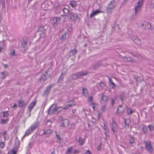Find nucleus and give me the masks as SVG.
<instances>
[{
    "instance_id": "f257e3e1",
    "label": "nucleus",
    "mask_w": 154,
    "mask_h": 154,
    "mask_svg": "<svg viewBox=\"0 0 154 154\" xmlns=\"http://www.w3.org/2000/svg\"><path fill=\"white\" fill-rule=\"evenodd\" d=\"M72 105V104H68L67 106L63 108L61 107H57L56 104H53L48 109V114H51L52 113H57L60 112L63 109H66L68 107L71 106Z\"/></svg>"
},
{
    "instance_id": "f03ea898",
    "label": "nucleus",
    "mask_w": 154,
    "mask_h": 154,
    "mask_svg": "<svg viewBox=\"0 0 154 154\" xmlns=\"http://www.w3.org/2000/svg\"><path fill=\"white\" fill-rule=\"evenodd\" d=\"M143 1H138V2L135 5L134 8V13L132 15V18H135L140 12Z\"/></svg>"
},
{
    "instance_id": "7ed1b4c3",
    "label": "nucleus",
    "mask_w": 154,
    "mask_h": 154,
    "mask_svg": "<svg viewBox=\"0 0 154 154\" xmlns=\"http://www.w3.org/2000/svg\"><path fill=\"white\" fill-rule=\"evenodd\" d=\"M38 123L32 124L26 131L25 135L28 136L33 131L35 130L38 126Z\"/></svg>"
},
{
    "instance_id": "20e7f679",
    "label": "nucleus",
    "mask_w": 154,
    "mask_h": 154,
    "mask_svg": "<svg viewBox=\"0 0 154 154\" xmlns=\"http://www.w3.org/2000/svg\"><path fill=\"white\" fill-rule=\"evenodd\" d=\"M86 74V72H80L75 74H73L72 75V78L73 79H75L80 76L84 75Z\"/></svg>"
},
{
    "instance_id": "39448f33",
    "label": "nucleus",
    "mask_w": 154,
    "mask_h": 154,
    "mask_svg": "<svg viewBox=\"0 0 154 154\" xmlns=\"http://www.w3.org/2000/svg\"><path fill=\"white\" fill-rule=\"evenodd\" d=\"M142 27L143 29H149L151 28V25L149 23L144 21L141 24Z\"/></svg>"
},
{
    "instance_id": "423d86ee",
    "label": "nucleus",
    "mask_w": 154,
    "mask_h": 154,
    "mask_svg": "<svg viewBox=\"0 0 154 154\" xmlns=\"http://www.w3.org/2000/svg\"><path fill=\"white\" fill-rule=\"evenodd\" d=\"M146 147L147 150L150 153L152 152V148L151 146L150 143L149 142H145Z\"/></svg>"
},
{
    "instance_id": "0eeeda50",
    "label": "nucleus",
    "mask_w": 154,
    "mask_h": 154,
    "mask_svg": "<svg viewBox=\"0 0 154 154\" xmlns=\"http://www.w3.org/2000/svg\"><path fill=\"white\" fill-rule=\"evenodd\" d=\"M130 36L133 40L134 42L137 45H139L141 44L140 40L136 36L133 35L132 36L131 35H130Z\"/></svg>"
},
{
    "instance_id": "6e6552de",
    "label": "nucleus",
    "mask_w": 154,
    "mask_h": 154,
    "mask_svg": "<svg viewBox=\"0 0 154 154\" xmlns=\"http://www.w3.org/2000/svg\"><path fill=\"white\" fill-rule=\"evenodd\" d=\"M62 17H63L61 18L57 17H54L53 18L51 19L53 24L54 25L55 24H57L60 22Z\"/></svg>"
},
{
    "instance_id": "1a4fd4ad",
    "label": "nucleus",
    "mask_w": 154,
    "mask_h": 154,
    "mask_svg": "<svg viewBox=\"0 0 154 154\" xmlns=\"http://www.w3.org/2000/svg\"><path fill=\"white\" fill-rule=\"evenodd\" d=\"M51 87H52L51 85H50L44 91V92L43 94V96H46L48 95V94L49 93V91L51 90Z\"/></svg>"
},
{
    "instance_id": "9d476101",
    "label": "nucleus",
    "mask_w": 154,
    "mask_h": 154,
    "mask_svg": "<svg viewBox=\"0 0 154 154\" xmlns=\"http://www.w3.org/2000/svg\"><path fill=\"white\" fill-rule=\"evenodd\" d=\"M36 104V101H33L29 105L28 107V110L30 112L33 109V107Z\"/></svg>"
},
{
    "instance_id": "9b49d317",
    "label": "nucleus",
    "mask_w": 154,
    "mask_h": 154,
    "mask_svg": "<svg viewBox=\"0 0 154 154\" xmlns=\"http://www.w3.org/2000/svg\"><path fill=\"white\" fill-rule=\"evenodd\" d=\"M101 12V11L99 10H97L94 11H93L90 15V17H92L95 15L100 13Z\"/></svg>"
},
{
    "instance_id": "f8f14e48",
    "label": "nucleus",
    "mask_w": 154,
    "mask_h": 154,
    "mask_svg": "<svg viewBox=\"0 0 154 154\" xmlns=\"http://www.w3.org/2000/svg\"><path fill=\"white\" fill-rule=\"evenodd\" d=\"M68 16L73 20H75L77 17V15L73 13H70Z\"/></svg>"
},
{
    "instance_id": "ddd939ff",
    "label": "nucleus",
    "mask_w": 154,
    "mask_h": 154,
    "mask_svg": "<svg viewBox=\"0 0 154 154\" xmlns=\"http://www.w3.org/2000/svg\"><path fill=\"white\" fill-rule=\"evenodd\" d=\"M100 95L101 97V103L105 102L107 100L108 98L107 96L103 95V94H100Z\"/></svg>"
},
{
    "instance_id": "4468645a",
    "label": "nucleus",
    "mask_w": 154,
    "mask_h": 154,
    "mask_svg": "<svg viewBox=\"0 0 154 154\" xmlns=\"http://www.w3.org/2000/svg\"><path fill=\"white\" fill-rule=\"evenodd\" d=\"M27 41H25L24 40L21 43L22 46L24 49V50H25L27 48Z\"/></svg>"
},
{
    "instance_id": "2eb2a0df",
    "label": "nucleus",
    "mask_w": 154,
    "mask_h": 154,
    "mask_svg": "<svg viewBox=\"0 0 154 154\" xmlns=\"http://www.w3.org/2000/svg\"><path fill=\"white\" fill-rule=\"evenodd\" d=\"M115 3V1H112L110 2V3L108 5V6L110 7L111 8L113 9L115 6L114 5Z\"/></svg>"
},
{
    "instance_id": "dca6fc26",
    "label": "nucleus",
    "mask_w": 154,
    "mask_h": 154,
    "mask_svg": "<svg viewBox=\"0 0 154 154\" xmlns=\"http://www.w3.org/2000/svg\"><path fill=\"white\" fill-rule=\"evenodd\" d=\"M63 11L65 16H68L69 15V14H70L69 12V10L67 8H64Z\"/></svg>"
},
{
    "instance_id": "f3484780",
    "label": "nucleus",
    "mask_w": 154,
    "mask_h": 154,
    "mask_svg": "<svg viewBox=\"0 0 154 154\" xmlns=\"http://www.w3.org/2000/svg\"><path fill=\"white\" fill-rule=\"evenodd\" d=\"M111 125H112V131L113 132H115L114 129L116 127V124L115 122H114V121H113Z\"/></svg>"
},
{
    "instance_id": "a211bd4d",
    "label": "nucleus",
    "mask_w": 154,
    "mask_h": 154,
    "mask_svg": "<svg viewBox=\"0 0 154 154\" xmlns=\"http://www.w3.org/2000/svg\"><path fill=\"white\" fill-rule=\"evenodd\" d=\"M18 104L19 106L20 107H22L26 105L23 101L20 100L19 101Z\"/></svg>"
},
{
    "instance_id": "6ab92c4d",
    "label": "nucleus",
    "mask_w": 154,
    "mask_h": 154,
    "mask_svg": "<svg viewBox=\"0 0 154 154\" xmlns=\"http://www.w3.org/2000/svg\"><path fill=\"white\" fill-rule=\"evenodd\" d=\"M70 4L72 7H75L76 5V2L75 1H71Z\"/></svg>"
},
{
    "instance_id": "aec40b11",
    "label": "nucleus",
    "mask_w": 154,
    "mask_h": 154,
    "mask_svg": "<svg viewBox=\"0 0 154 154\" xmlns=\"http://www.w3.org/2000/svg\"><path fill=\"white\" fill-rule=\"evenodd\" d=\"M79 142L80 145H82L84 144L85 142V140L84 139H82L79 138Z\"/></svg>"
},
{
    "instance_id": "412c9836",
    "label": "nucleus",
    "mask_w": 154,
    "mask_h": 154,
    "mask_svg": "<svg viewBox=\"0 0 154 154\" xmlns=\"http://www.w3.org/2000/svg\"><path fill=\"white\" fill-rule=\"evenodd\" d=\"M7 75V72H2L1 73V79L4 78L6 75Z\"/></svg>"
},
{
    "instance_id": "4be33fe9",
    "label": "nucleus",
    "mask_w": 154,
    "mask_h": 154,
    "mask_svg": "<svg viewBox=\"0 0 154 154\" xmlns=\"http://www.w3.org/2000/svg\"><path fill=\"white\" fill-rule=\"evenodd\" d=\"M3 135L4 139L5 140H6L8 138V136L6 131H5L3 132Z\"/></svg>"
},
{
    "instance_id": "5701e85b",
    "label": "nucleus",
    "mask_w": 154,
    "mask_h": 154,
    "mask_svg": "<svg viewBox=\"0 0 154 154\" xmlns=\"http://www.w3.org/2000/svg\"><path fill=\"white\" fill-rule=\"evenodd\" d=\"M66 28L68 32H70L72 30V26L70 25H69L66 26Z\"/></svg>"
},
{
    "instance_id": "b1692460",
    "label": "nucleus",
    "mask_w": 154,
    "mask_h": 154,
    "mask_svg": "<svg viewBox=\"0 0 154 154\" xmlns=\"http://www.w3.org/2000/svg\"><path fill=\"white\" fill-rule=\"evenodd\" d=\"M112 10L113 9L111 8L110 7H109L108 6L106 9V11L108 13H111L112 12Z\"/></svg>"
},
{
    "instance_id": "393cba45",
    "label": "nucleus",
    "mask_w": 154,
    "mask_h": 154,
    "mask_svg": "<svg viewBox=\"0 0 154 154\" xmlns=\"http://www.w3.org/2000/svg\"><path fill=\"white\" fill-rule=\"evenodd\" d=\"M65 123H66V124H68L69 123L67 119H65L63 120V122L61 124V126L64 127Z\"/></svg>"
},
{
    "instance_id": "a878e982",
    "label": "nucleus",
    "mask_w": 154,
    "mask_h": 154,
    "mask_svg": "<svg viewBox=\"0 0 154 154\" xmlns=\"http://www.w3.org/2000/svg\"><path fill=\"white\" fill-rule=\"evenodd\" d=\"M82 91L83 94L85 96L87 95V89L85 88H82Z\"/></svg>"
},
{
    "instance_id": "bb28decb",
    "label": "nucleus",
    "mask_w": 154,
    "mask_h": 154,
    "mask_svg": "<svg viewBox=\"0 0 154 154\" xmlns=\"http://www.w3.org/2000/svg\"><path fill=\"white\" fill-rule=\"evenodd\" d=\"M109 82L110 84L112 85V88H113L115 86V85L114 83L112 82L111 79L109 77H108Z\"/></svg>"
},
{
    "instance_id": "cd10ccee",
    "label": "nucleus",
    "mask_w": 154,
    "mask_h": 154,
    "mask_svg": "<svg viewBox=\"0 0 154 154\" xmlns=\"http://www.w3.org/2000/svg\"><path fill=\"white\" fill-rule=\"evenodd\" d=\"M72 149V147L69 148L66 151V154H70L71 153Z\"/></svg>"
},
{
    "instance_id": "c85d7f7f",
    "label": "nucleus",
    "mask_w": 154,
    "mask_h": 154,
    "mask_svg": "<svg viewBox=\"0 0 154 154\" xmlns=\"http://www.w3.org/2000/svg\"><path fill=\"white\" fill-rule=\"evenodd\" d=\"M124 60L127 61H131V59L130 57H125Z\"/></svg>"
},
{
    "instance_id": "c756f323",
    "label": "nucleus",
    "mask_w": 154,
    "mask_h": 154,
    "mask_svg": "<svg viewBox=\"0 0 154 154\" xmlns=\"http://www.w3.org/2000/svg\"><path fill=\"white\" fill-rule=\"evenodd\" d=\"M77 52V51L75 49H74L70 51V53L72 55H73L75 54Z\"/></svg>"
},
{
    "instance_id": "7c9ffc66",
    "label": "nucleus",
    "mask_w": 154,
    "mask_h": 154,
    "mask_svg": "<svg viewBox=\"0 0 154 154\" xmlns=\"http://www.w3.org/2000/svg\"><path fill=\"white\" fill-rule=\"evenodd\" d=\"M16 153V151L14 150H12L8 153V154H15Z\"/></svg>"
},
{
    "instance_id": "2f4dec72",
    "label": "nucleus",
    "mask_w": 154,
    "mask_h": 154,
    "mask_svg": "<svg viewBox=\"0 0 154 154\" xmlns=\"http://www.w3.org/2000/svg\"><path fill=\"white\" fill-rule=\"evenodd\" d=\"M44 29V28L43 26H40L38 28V31H43Z\"/></svg>"
},
{
    "instance_id": "473e14b6",
    "label": "nucleus",
    "mask_w": 154,
    "mask_h": 154,
    "mask_svg": "<svg viewBox=\"0 0 154 154\" xmlns=\"http://www.w3.org/2000/svg\"><path fill=\"white\" fill-rule=\"evenodd\" d=\"M41 79L43 80H45L46 79V76L45 74H43L41 78Z\"/></svg>"
},
{
    "instance_id": "72a5a7b5",
    "label": "nucleus",
    "mask_w": 154,
    "mask_h": 154,
    "mask_svg": "<svg viewBox=\"0 0 154 154\" xmlns=\"http://www.w3.org/2000/svg\"><path fill=\"white\" fill-rule=\"evenodd\" d=\"M8 114L7 112H5L3 113V116L4 117H7L8 116Z\"/></svg>"
},
{
    "instance_id": "f704fd0d",
    "label": "nucleus",
    "mask_w": 154,
    "mask_h": 154,
    "mask_svg": "<svg viewBox=\"0 0 154 154\" xmlns=\"http://www.w3.org/2000/svg\"><path fill=\"white\" fill-rule=\"evenodd\" d=\"M112 28L114 29L115 30L119 29V26L118 25H116L114 27H112Z\"/></svg>"
},
{
    "instance_id": "c9c22d12",
    "label": "nucleus",
    "mask_w": 154,
    "mask_h": 154,
    "mask_svg": "<svg viewBox=\"0 0 154 154\" xmlns=\"http://www.w3.org/2000/svg\"><path fill=\"white\" fill-rule=\"evenodd\" d=\"M92 107L93 109L94 110H95L96 106L97 105V104L95 103H92Z\"/></svg>"
},
{
    "instance_id": "e433bc0d",
    "label": "nucleus",
    "mask_w": 154,
    "mask_h": 154,
    "mask_svg": "<svg viewBox=\"0 0 154 154\" xmlns=\"http://www.w3.org/2000/svg\"><path fill=\"white\" fill-rule=\"evenodd\" d=\"M148 127L150 131H152V130L154 129L152 125H148Z\"/></svg>"
},
{
    "instance_id": "4c0bfd02",
    "label": "nucleus",
    "mask_w": 154,
    "mask_h": 154,
    "mask_svg": "<svg viewBox=\"0 0 154 154\" xmlns=\"http://www.w3.org/2000/svg\"><path fill=\"white\" fill-rule=\"evenodd\" d=\"M7 121H8L7 119H5V120L2 119L1 120V122L3 124H4Z\"/></svg>"
},
{
    "instance_id": "58836bf2",
    "label": "nucleus",
    "mask_w": 154,
    "mask_h": 154,
    "mask_svg": "<svg viewBox=\"0 0 154 154\" xmlns=\"http://www.w3.org/2000/svg\"><path fill=\"white\" fill-rule=\"evenodd\" d=\"M134 138L133 137H131L129 140V142L131 144L134 142Z\"/></svg>"
},
{
    "instance_id": "ea45409f",
    "label": "nucleus",
    "mask_w": 154,
    "mask_h": 154,
    "mask_svg": "<svg viewBox=\"0 0 154 154\" xmlns=\"http://www.w3.org/2000/svg\"><path fill=\"white\" fill-rule=\"evenodd\" d=\"M106 107L105 105H104L102 106L101 109V110L102 112L104 111L106 109Z\"/></svg>"
},
{
    "instance_id": "a19ab883",
    "label": "nucleus",
    "mask_w": 154,
    "mask_h": 154,
    "mask_svg": "<svg viewBox=\"0 0 154 154\" xmlns=\"http://www.w3.org/2000/svg\"><path fill=\"white\" fill-rule=\"evenodd\" d=\"M1 2H0L2 3V8H4L5 7V3L4 1H1Z\"/></svg>"
},
{
    "instance_id": "79ce46f5",
    "label": "nucleus",
    "mask_w": 154,
    "mask_h": 154,
    "mask_svg": "<svg viewBox=\"0 0 154 154\" xmlns=\"http://www.w3.org/2000/svg\"><path fill=\"white\" fill-rule=\"evenodd\" d=\"M63 73H62L61 76H60V78L59 79L58 81H60L62 80V79H63Z\"/></svg>"
},
{
    "instance_id": "37998d69",
    "label": "nucleus",
    "mask_w": 154,
    "mask_h": 154,
    "mask_svg": "<svg viewBox=\"0 0 154 154\" xmlns=\"http://www.w3.org/2000/svg\"><path fill=\"white\" fill-rule=\"evenodd\" d=\"M92 100H93V97L92 96H90L89 97L88 101L89 102H91Z\"/></svg>"
},
{
    "instance_id": "c03bdc74",
    "label": "nucleus",
    "mask_w": 154,
    "mask_h": 154,
    "mask_svg": "<svg viewBox=\"0 0 154 154\" xmlns=\"http://www.w3.org/2000/svg\"><path fill=\"white\" fill-rule=\"evenodd\" d=\"M15 55V51H13L11 52L10 54V55L11 56H14Z\"/></svg>"
},
{
    "instance_id": "a18cd8bd",
    "label": "nucleus",
    "mask_w": 154,
    "mask_h": 154,
    "mask_svg": "<svg viewBox=\"0 0 154 154\" xmlns=\"http://www.w3.org/2000/svg\"><path fill=\"white\" fill-rule=\"evenodd\" d=\"M4 143L2 142H0V147L3 148L4 146Z\"/></svg>"
},
{
    "instance_id": "49530a36",
    "label": "nucleus",
    "mask_w": 154,
    "mask_h": 154,
    "mask_svg": "<svg viewBox=\"0 0 154 154\" xmlns=\"http://www.w3.org/2000/svg\"><path fill=\"white\" fill-rule=\"evenodd\" d=\"M56 136L57 138L60 141L61 140V138L59 135H57L56 133Z\"/></svg>"
},
{
    "instance_id": "de8ad7c7",
    "label": "nucleus",
    "mask_w": 154,
    "mask_h": 154,
    "mask_svg": "<svg viewBox=\"0 0 154 154\" xmlns=\"http://www.w3.org/2000/svg\"><path fill=\"white\" fill-rule=\"evenodd\" d=\"M51 131L50 130H48L47 131H44V134H47L48 133H51Z\"/></svg>"
},
{
    "instance_id": "09e8293b",
    "label": "nucleus",
    "mask_w": 154,
    "mask_h": 154,
    "mask_svg": "<svg viewBox=\"0 0 154 154\" xmlns=\"http://www.w3.org/2000/svg\"><path fill=\"white\" fill-rule=\"evenodd\" d=\"M146 128H145V127H143V130L144 133H146Z\"/></svg>"
},
{
    "instance_id": "8fccbe9b",
    "label": "nucleus",
    "mask_w": 154,
    "mask_h": 154,
    "mask_svg": "<svg viewBox=\"0 0 154 154\" xmlns=\"http://www.w3.org/2000/svg\"><path fill=\"white\" fill-rule=\"evenodd\" d=\"M132 111L131 110L129 111V110H127V113L128 114H131L132 113Z\"/></svg>"
},
{
    "instance_id": "3c124183",
    "label": "nucleus",
    "mask_w": 154,
    "mask_h": 154,
    "mask_svg": "<svg viewBox=\"0 0 154 154\" xmlns=\"http://www.w3.org/2000/svg\"><path fill=\"white\" fill-rule=\"evenodd\" d=\"M115 100V99H112V100L111 103V104L112 105H113L114 104Z\"/></svg>"
},
{
    "instance_id": "603ef678",
    "label": "nucleus",
    "mask_w": 154,
    "mask_h": 154,
    "mask_svg": "<svg viewBox=\"0 0 154 154\" xmlns=\"http://www.w3.org/2000/svg\"><path fill=\"white\" fill-rule=\"evenodd\" d=\"M79 152V151L77 150H74L73 152V153L74 154H75L76 153H77Z\"/></svg>"
},
{
    "instance_id": "864d4df0",
    "label": "nucleus",
    "mask_w": 154,
    "mask_h": 154,
    "mask_svg": "<svg viewBox=\"0 0 154 154\" xmlns=\"http://www.w3.org/2000/svg\"><path fill=\"white\" fill-rule=\"evenodd\" d=\"M65 34H66L65 33L64 35H62V37L61 38V39H63L65 38Z\"/></svg>"
},
{
    "instance_id": "5fc2aeb1",
    "label": "nucleus",
    "mask_w": 154,
    "mask_h": 154,
    "mask_svg": "<svg viewBox=\"0 0 154 154\" xmlns=\"http://www.w3.org/2000/svg\"><path fill=\"white\" fill-rule=\"evenodd\" d=\"M124 122H125V124L126 125H128V124L127 123V122L126 120L125 119H124Z\"/></svg>"
},
{
    "instance_id": "6e6d98bb",
    "label": "nucleus",
    "mask_w": 154,
    "mask_h": 154,
    "mask_svg": "<svg viewBox=\"0 0 154 154\" xmlns=\"http://www.w3.org/2000/svg\"><path fill=\"white\" fill-rule=\"evenodd\" d=\"M51 69H49L48 70H47L46 72H45V74L46 75H47V74H48V72L49 71V70H50Z\"/></svg>"
},
{
    "instance_id": "4d7b16f0",
    "label": "nucleus",
    "mask_w": 154,
    "mask_h": 154,
    "mask_svg": "<svg viewBox=\"0 0 154 154\" xmlns=\"http://www.w3.org/2000/svg\"><path fill=\"white\" fill-rule=\"evenodd\" d=\"M119 107H122V106L120 105L119 106V107L118 108L117 110V112H119Z\"/></svg>"
},
{
    "instance_id": "13d9d810",
    "label": "nucleus",
    "mask_w": 154,
    "mask_h": 154,
    "mask_svg": "<svg viewBox=\"0 0 154 154\" xmlns=\"http://www.w3.org/2000/svg\"><path fill=\"white\" fill-rule=\"evenodd\" d=\"M17 106V105L16 104H14V105H13V106H12V108H15V107Z\"/></svg>"
},
{
    "instance_id": "bf43d9fd",
    "label": "nucleus",
    "mask_w": 154,
    "mask_h": 154,
    "mask_svg": "<svg viewBox=\"0 0 154 154\" xmlns=\"http://www.w3.org/2000/svg\"><path fill=\"white\" fill-rule=\"evenodd\" d=\"M100 146L97 147V149L98 150H100Z\"/></svg>"
},
{
    "instance_id": "052dcab7",
    "label": "nucleus",
    "mask_w": 154,
    "mask_h": 154,
    "mask_svg": "<svg viewBox=\"0 0 154 154\" xmlns=\"http://www.w3.org/2000/svg\"><path fill=\"white\" fill-rule=\"evenodd\" d=\"M17 137H16V142H17V143H19V141H18L17 140Z\"/></svg>"
},
{
    "instance_id": "680f3d73",
    "label": "nucleus",
    "mask_w": 154,
    "mask_h": 154,
    "mask_svg": "<svg viewBox=\"0 0 154 154\" xmlns=\"http://www.w3.org/2000/svg\"><path fill=\"white\" fill-rule=\"evenodd\" d=\"M92 122H94V123L95 122H96V120H95V119H94L93 120V119L92 120Z\"/></svg>"
},
{
    "instance_id": "e2e57ef3",
    "label": "nucleus",
    "mask_w": 154,
    "mask_h": 154,
    "mask_svg": "<svg viewBox=\"0 0 154 154\" xmlns=\"http://www.w3.org/2000/svg\"><path fill=\"white\" fill-rule=\"evenodd\" d=\"M104 130H105V128H104ZM107 132V130H106V131H105V133H105V135H106V132Z\"/></svg>"
},
{
    "instance_id": "0e129e2a",
    "label": "nucleus",
    "mask_w": 154,
    "mask_h": 154,
    "mask_svg": "<svg viewBox=\"0 0 154 154\" xmlns=\"http://www.w3.org/2000/svg\"><path fill=\"white\" fill-rule=\"evenodd\" d=\"M62 119V117H60L59 118V120H61Z\"/></svg>"
},
{
    "instance_id": "69168bd1",
    "label": "nucleus",
    "mask_w": 154,
    "mask_h": 154,
    "mask_svg": "<svg viewBox=\"0 0 154 154\" xmlns=\"http://www.w3.org/2000/svg\"><path fill=\"white\" fill-rule=\"evenodd\" d=\"M2 49V48L0 46V53L1 52V51Z\"/></svg>"
},
{
    "instance_id": "338daca9",
    "label": "nucleus",
    "mask_w": 154,
    "mask_h": 154,
    "mask_svg": "<svg viewBox=\"0 0 154 154\" xmlns=\"http://www.w3.org/2000/svg\"><path fill=\"white\" fill-rule=\"evenodd\" d=\"M100 116V113H99L98 114V117L99 118Z\"/></svg>"
},
{
    "instance_id": "774afa93",
    "label": "nucleus",
    "mask_w": 154,
    "mask_h": 154,
    "mask_svg": "<svg viewBox=\"0 0 154 154\" xmlns=\"http://www.w3.org/2000/svg\"><path fill=\"white\" fill-rule=\"evenodd\" d=\"M120 99H121V100L122 101V100H123L122 98V97H120Z\"/></svg>"
}]
</instances>
